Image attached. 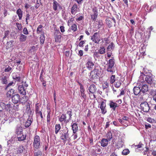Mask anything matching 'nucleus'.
Masks as SVG:
<instances>
[{
    "label": "nucleus",
    "mask_w": 156,
    "mask_h": 156,
    "mask_svg": "<svg viewBox=\"0 0 156 156\" xmlns=\"http://www.w3.org/2000/svg\"><path fill=\"white\" fill-rule=\"evenodd\" d=\"M69 129L66 127L61 130L60 131V139L64 144L67 140L70 139Z\"/></svg>",
    "instance_id": "nucleus-1"
},
{
    "label": "nucleus",
    "mask_w": 156,
    "mask_h": 156,
    "mask_svg": "<svg viewBox=\"0 0 156 156\" xmlns=\"http://www.w3.org/2000/svg\"><path fill=\"white\" fill-rule=\"evenodd\" d=\"M72 110L71 109L67 112L66 114L68 115V117L67 116L66 114H62L59 118V121L61 122L63 121L66 123L69 122L72 118Z\"/></svg>",
    "instance_id": "nucleus-2"
},
{
    "label": "nucleus",
    "mask_w": 156,
    "mask_h": 156,
    "mask_svg": "<svg viewBox=\"0 0 156 156\" xmlns=\"http://www.w3.org/2000/svg\"><path fill=\"white\" fill-rule=\"evenodd\" d=\"M115 63V60L114 58L110 59L106 65V71L110 72L111 74L115 72L114 65Z\"/></svg>",
    "instance_id": "nucleus-3"
},
{
    "label": "nucleus",
    "mask_w": 156,
    "mask_h": 156,
    "mask_svg": "<svg viewBox=\"0 0 156 156\" xmlns=\"http://www.w3.org/2000/svg\"><path fill=\"white\" fill-rule=\"evenodd\" d=\"M91 39L95 44H98L101 41V37L99 34V31L95 33L91 37Z\"/></svg>",
    "instance_id": "nucleus-4"
},
{
    "label": "nucleus",
    "mask_w": 156,
    "mask_h": 156,
    "mask_svg": "<svg viewBox=\"0 0 156 156\" xmlns=\"http://www.w3.org/2000/svg\"><path fill=\"white\" fill-rule=\"evenodd\" d=\"M140 108L144 112H148L150 110L149 104L146 101H144L140 104Z\"/></svg>",
    "instance_id": "nucleus-5"
},
{
    "label": "nucleus",
    "mask_w": 156,
    "mask_h": 156,
    "mask_svg": "<svg viewBox=\"0 0 156 156\" xmlns=\"http://www.w3.org/2000/svg\"><path fill=\"white\" fill-rule=\"evenodd\" d=\"M40 137L38 135L35 136L33 143V146L34 148L38 149L40 146Z\"/></svg>",
    "instance_id": "nucleus-6"
},
{
    "label": "nucleus",
    "mask_w": 156,
    "mask_h": 156,
    "mask_svg": "<svg viewBox=\"0 0 156 156\" xmlns=\"http://www.w3.org/2000/svg\"><path fill=\"white\" fill-rule=\"evenodd\" d=\"M54 38L55 40V42H60L61 39V34L59 30H56L54 33Z\"/></svg>",
    "instance_id": "nucleus-7"
},
{
    "label": "nucleus",
    "mask_w": 156,
    "mask_h": 156,
    "mask_svg": "<svg viewBox=\"0 0 156 156\" xmlns=\"http://www.w3.org/2000/svg\"><path fill=\"white\" fill-rule=\"evenodd\" d=\"M94 65V64L92 61L91 58H89L86 64L87 68L90 70L91 69L93 68Z\"/></svg>",
    "instance_id": "nucleus-8"
},
{
    "label": "nucleus",
    "mask_w": 156,
    "mask_h": 156,
    "mask_svg": "<svg viewBox=\"0 0 156 156\" xmlns=\"http://www.w3.org/2000/svg\"><path fill=\"white\" fill-rule=\"evenodd\" d=\"M52 3V7L53 10L56 11L58 8L60 9H62L61 5L59 4L56 1L54 0Z\"/></svg>",
    "instance_id": "nucleus-9"
},
{
    "label": "nucleus",
    "mask_w": 156,
    "mask_h": 156,
    "mask_svg": "<svg viewBox=\"0 0 156 156\" xmlns=\"http://www.w3.org/2000/svg\"><path fill=\"white\" fill-rule=\"evenodd\" d=\"M106 107V105L105 102L104 101H102L99 107V108L101 109L102 114H105L107 112V111Z\"/></svg>",
    "instance_id": "nucleus-10"
},
{
    "label": "nucleus",
    "mask_w": 156,
    "mask_h": 156,
    "mask_svg": "<svg viewBox=\"0 0 156 156\" xmlns=\"http://www.w3.org/2000/svg\"><path fill=\"white\" fill-rule=\"evenodd\" d=\"M98 72V70L97 69H94L91 72L90 75L93 79L97 78L99 77V73Z\"/></svg>",
    "instance_id": "nucleus-11"
},
{
    "label": "nucleus",
    "mask_w": 156,
    "mask_h": 156,
    "mask_svg": "<svg viewBox=\"0 0 156 156\" xmlns=\"http://www.w3.org/2000/svg\"><path fill=\"white\" fill-rule=\"evenodd\" d=\"M20 96L18 94H15L12 95V101L13 103L14 104H17L20 100Z\"/></svg>",
    "instance_id": "nucleus-12"
},
{
    "label": "nucleus",
    "mask_w": 156,
    "mask_h": 156,
    "mask_svg": "<svg viewBox=\"0 0 156 156\" xmlns=\"http://www.w3.org/2000/svg\"><path fill=\"white\" fill-rule=\"evenodd\" d=\"M78 83L80 86L81 96L85 100L86 98V95L84 93L85 90L82 84L78 82Z\"/></svg>",
    "instance_id": "nucleus-13"
},
{
    "label": "nucleus",
    "mask_w": 156,
    "mask_h": 156,
    "mask_svg": "<svg viewBox=\"0 0 156 156\" xmlns=\"http://www.w3.org/2000/svg\"><path fill=\"white\" fill-rule=\"evenodd\" d=\"M93 14L91 15V19L93 21H95L96 20L98 15V9L97 8L95 7L93 8Z\"/></svg>",
    "instance_id": "nucleus-14"
},
{
    "label": "nucleus",
    "mask_w": 156,
    "mask_h": 156,
    "mask_svg": "<svg viewBox=\"0 0 156 156\" xmlns=\"http://www.w3.org/2000/svg\"><path fill=\"white\" fill-rule=\"evenodd\" d=\"M88 90L90 93L94 94L96 92L97 88L95 85L92 84L89 87Z\"/></svg>",
    "instance_id": "nucleus-15"
},
{
    "label": "nucleus",
    "mask_w": 156,
    "mask_h": 156,
    "mask_svg": "<svg viewBox=\"0 0 156 156\" xmlns=\"http://www.w3.org/2000/svg\"><path fill=\"white\" fill-rule=\"evenodd\" d=\"M25 150V149L23 146H20L19 147L16 148L15 152L16 154H20L23 153Z\"/></svg>",
    "instance_id": "nucleus-16"
},
{
    "label": "nucleus",
    "mask_w": 156,
    "mask_h": 156,
    "mask_svg": "<svg viewBox=\"0 0 156 156\" xmlns=\"http://www.w3.org/2000/svg\"><path fill=\"white\" fill-rule=\"evenodd\" d=\"M109 105L110 108H112L114 111H115L116 108L119 106L117 103L113 102L112 101H110Z\"/></svg>",
    "instance_id": "nucleus-17"
},
{
    "label": "nucleus",
    "mask_w": 156,
    "mask_h": 156,
    "mask_svg": "<svg viewBox=\"0 0 156 156\" xmlns=\"http://www.w3.org/2000/svg\"><path fill=\"white\" fill-rule=\"evenodd\" d=\"M18 90L20 93L23 95L26 94L25 89L22 85H19L18 86Z\"/></svg>",
    "instance_id": "nucleus-18"
},
{
    "label": "nucleus",
    "mask_w": 156,
    "mask_h": 156,
    "mask_svg": "<svg viewBox=\"0 0 156 156\" xmlns=\"http://www.w3.org/2000/svg\"><path fill=\"white\" fill-rule=\"evenodd\" d=\"M77 5L76 4H75L72 6L71 9V13L72 15H75L77 12Z\"/></svg>",
    "instance_id": "nucleus-19"
},
{
    "label": "nucleus",
    "mask_w": 156,
    "mask_h": 156,
    "mask_svg": "<svg viewBox=\"0 0 156 156\" xmlns=\"http://www.w3.org/2000/svg\"><path fill=\"white\" fill-rule=\"evenodd\" d=\"M108 141L107 139H102L101 142V146L103 147L106 146L108 144Z\"/></svg>",
    "instance_id": "nucleus-20"
},
{
    "label": "nucleus",
    "mask_w": 156,
    "mask_h": 156,
    "mask_svg": "<svg viewBox=\"0 0 156 156\" xmlns=\"http://www.w3.org/2000/svg\"><path fill=\"white\" fill-rule=\"evenodd\" d=\"M133 91L135 95H138L141 91L140 87H135L133 88Z\"/></svg>",
    "instance_id": "nucleus-21"
},
{
    "label": "nucleus",
    "mask_w": 156,
    "mask_h": 156,
    "mask_svg": "<svg viewBox=\"0 0 156 156\" xmlns=\"http://www.w3.org/2000/svg\"><path fill=\"white\" fill-rule=\"evenodd\" d=\"M16 13L18 16L19 20H21L23 16V11L21 9H17L16 11Z\"/></svg>",
    "instance_id": "nucleus-22"
},
{
    "label": "nucleus",
    "mask_w": 156,
    "mask_h": 156,
    "mask_svg": "<svg viewBox=\"0 0 156 156\" xmlns=\"http://www.w3.org/2000/svg\"><path fill=\"white\" fill-rule=\"evenodd\" d=\"M72 127L73 133L75 134L78 130L77 124L76 123H74L72 125Z\"/></svg>",
    "instance_id": "nucleus-23"
},
{
    "label": "nucleus",
    "mask_w": 156,
    "mask_h": 156,
    "mask_svg": "<svg viewBox=\"0 0 156 156\" xmlns=\"http://www.w3.org/2000/svg\"><path fill=\"white\" fill-rule=\"evenodd\" d=\"M28 100L27 97L26 96H24L23 97L21 98L20 100V101L22 104H24Z\"/></svg>",
    "instance_id": "nucleus-24"
},
{
    "label": "nucleus",
    "mask_w": 156,
    "mask_h": 156,
    "mask_svg": "<svg viewBox=\"0 0 156 156\" xmlns=\"http://www.w3.org/2000/svg\"><path fill=\"white\" fill-rule=\"evenodd\" d=\"M17 137L19 141H23L25 140L26 135L23 134L22 133L21 134H19V135H17Z\"/></svg>",
    "instance_id": "nucleus-25"
},
{
    "label": "nucleus",
    "mask_w": 156,
    "mask_h": 156,
    "mask_svg": "<svg viewBox=\"0 0 156 156\" xmlns=\"http://www.w3.org/2000/svg\"><path fill=\"white\" fill-rule=\"evenodd\" d=\"M140 90L143 93L147 92L148 90V87L147 85L146 84L143 85Z\"/></svg>",
    "instance_id": "nucleus-26"
},
{
    "label": "nucleus",
    "mask_w": 156,
    "mask_h": 156,
    "mask_svg": "<svg viewBox=\"0 0 156 156\" xmlns=\"http://www.w3.org/2000/svg\"><path fill=\"white\" fill-rule=\"evenodd\" d=\"M32 121L33 120H31L30 118H28L25 123V127L27 128L29 127L31 125Z\"/></svg>",
    "instance_id": "nucleus-27"
},
{
    "label": "nucleus",
    "mask_w": 156,
    "mask_h": 156,
    "mask_svg": "<svg viewBox=\"0 0 156 156\" xmlns=\"http://www.w3.org/2000/svg\"><path fill=\"white\" fill-rule=\"evenodd\" d=\"M145 80L148 83L151 84L153 83L152 77L151 76H146L145 78Z\"/></svg>",
    "instance_id": "nucleus-28"
},
{
    "label": "nucleus",
    "mask_w": 156,
    "mask_h": 156,
    "mask_svg": "<svg viewBox=\"0 0 156 156\" xmlns=\"http://www.w3.org/2000/svg\"><path fill=\"white\" fill-rule=\"evenodd\" d=\"M45 39L44 33L43 32V34H41V35L40 37V43L41 44H44L45 41Z\"/></svg>",
    "instance_id": "nucleus-29"
},
{
    "label": "nucleus",
    "mask_w": 156,
    "mask_h": 156,
    "mask_svg": "<svg viewBox=\"0 0 156 156\" xmlns=\"http://www.w3.org/2000/svg\"><path fill=\"white\" fill-rule=\"evenodd\" d=\"M27 38V36L23 34H21L19 38V40L20 42L25 41Z\"/></svg>",
    "instance_id": "nucleus-30"
},
{
    "label": "nucleus",
    "mask_w": 156,
    "mask_h": 156,
    "mask_svg": "<svg viewBox=\"0 0 156 156\" xmlns=\"http://www.w3.org/2000/svg\"><path fill=\"white\" fill-rule=\"evenodd\" d=\"M106 136L107 138V140L110 141L112 138V134L111 131H109L107 133Z\"/></svg>",
    "instance_id": "nucleus-31"
},
{
    "label": "nucleus",
    "mask_w": 156,
    "mask_h": 156,
    "mask_svg": "<svg viewBox=\"0 0 156 156\" xmlns=\"http://www.w3.org/2000/svg\"><path fill=\"white\" fill-rule=\"evenodd\" d=\"M23 129L21 127H19L17 128L16 129V133L17 135L19 134L20 135L23 133Z\"/></svg>",
    "instance_id": "nucleus-32"
},
{
    "label": "nucleus",
    "mask_w": 156,
    "mask_h": 156,
    "mask_svg": "<svg viewBox=\"0 0 156 156\" xmlns=\"http://www.w3.org/2000/svg\"><path fill=\"white\" fill-rule=\"evenodd\" d=\"M61 129V126L60 124H57L55 125V133L57 134Z\"/></svg>",
    "instance_id": "nucleus-33"
},
{
    "label": "nucleus",
    "mask_w": 156,
    "mask_h": 156,
    "mask_svg": "<svg viewBox=\"0 0 156 156\" xmlns=\"http://www.w3.org/2000/svg\"><path fill=\"white\" fill-rule=\"evenodd\" d=\"M47 122H49L51 120V110L49 109L47 111Z\"/></svg>",
    "instance_id": "nucleus-34"
},
{
    "label": "nucleus",
    "mask_w": 156,
    "mask_h": 156,
    "mask_svg": "<svg viewBox=\"0 0 156 156\" xmlns=\"http://www.w3.org/2000/svg\"><path fill=\"white\" fill-rule=\"evenodd\" d=\"M105 50L104 47H100L98 50L99 53L101 54H104L105 52Z\"/></svg>",
    "instance_id": "nucleus-35"
},
{
    "label": "nucleus",
    "mask_w": 156,
    "mask_h": 156,
    "mask_svg": "<svg viewBox=\"0 0 156 156\" xmlns=\"http://www.w3.org/2000/svg\"><path fill=\"white\" fill-rule=\"evenodd\" d=\"M43 26L40 25L37 27V34H40L42 31Z\"/></svg>",
    "instance_id": "nucleus-36"
},
{
    "label": "nucleus",
    "mask_w": 156,
    "mask_h": 156,
    "mask_svg": "<svg viewBox=\"0 0 156 156\" xmlns=\"http://www.w3.org/2000/svg\"><path fill=\"white\" fill-rule=\"evenodd\" d=\"M12 77L14 79L16 80V81L20 82V77L19 76H17L16 75L15 73L13 74Z\"/></svg>",
    "instance_id": "nucleus-37"
},
{
    "label": "nucleus",
    "mask_w": 156,
    "mask_h": 156,
    "mask_svg": "<svg viewBox=\"0 0 156 156\" xmlns=\"http://www.w3.org/2000/svg\"><path fill=\"white\" fill-rule=\"evenodd\" d=\"M70 28L74 32H75L77 30V26L76 24H73L71 26Z\"/></svg>",
    "instance_id": "nucleus-38"
},
{
    "label": "nucleus",
    "mask_w": 156,
    "mask_h": 156,
    "mask_svg": "<svg viewBox=\"0 0 156 156\" xmlns=\"http://www.w3.org/2000/svg\"><path fill=\"white\" fill-rule=\"evenodd\" d=\"M115 76L114 75H112L111 76L109 80L110 83L112 84L115 82Z\"/></svg>",
    "instance_id": "nucleus-39"
},
{
    "label": "nucleus",
    "mask_w": 156,
    "mask_h": 156,
    "mask_svg": "<svg viewBox=\"0 0 156 156\" xmlns=\"http://www.w3.org/2000/svg\"><path fill=\"white\" fill-rule=\"evenodd\" d=\"M41 4V0H37L36 3L35 5V8L37 9Z\"/></svg>",
    "instance_id": "nucleus-40"
},
{
    "label": "nucleus",
    "mask_w": 156,
    "mask_h": 156,
    "mask_svg": "<svg viewBox=\"0 0 156 156\" xmlns=\"http://www.w3.org/2000/svg\"><path fill=\"white\" fill-rule=\"evenodd\" d=\"M114 44L113 43L111 42L107 48V50L108 51L111 50L113 49V47H114Z\"/></svg>",
    "instance_id": "nucleus-41"
},
{
    "label": "nucleus",
    "mask_w": 156,
    "mask_h": 156,
    "mask_svg": "<svg viewBox=\"0 0 156 156\" xmlns=\"http://www.w3.org/2000/svg\"><path fill=\"white\" fill-rule=\"evenodd\" d=\"M121 85V83L120 80L117 81L115 84V86L116 88H119Z\"/></svg>",
    "instance_id": "nucleus-42"
},
{
    "label": "nucleus",
    "mask_w": 156,
    "mask_h": 156,
    "mask_svg": "<svg viewBox=\"0 0 156 156\" xmlns=\"http://www.w3.org/2000/svg\"><path fill=\"white\" fill-rule=\"evenodd\" d=\"M40 109V105L39 103H37L35 105V113H37L38 112L40 111H39Z\"/></svg>",
    "instance_id": "nucleus-43"
},
{
    "label": "nucleus",
    "mask_w": 156,
    "mask_h": 156,
    "mask_svg": "<svg viewBox=\"0 0 156 156\" xmlns=\"http://www.w3.org/2000/svg\"><path fill=\"white\" fill-rule=\"evenodd\" d=\"M106 21L107 25H108V27H112L113 25V23L112 22L109 20H106Z\"/></svg>",
    "instance_id": "nucleus-44"
},
{
    "label": "nucleus",
    "mask_w": 156,
    "mask_h": 156,
    "mask_svg": "<svg viewBox=\"0 0 156 156\" xmlns=\"http://www.w3.org/2000/svg\"><path fill=\"white\" fill-rule=\"evenodd\" d=\"M129 151L128 149L124 150L122 152V154L123 155H126L129 153Z\"/></svg>",
    "instance_id": "nucleus-45"
},
{
    "label": "nucleus",
    "mask_w": 156,
    "mask_h": 156,
    "mask_svg": "<svg viewBox=\"0 0 156 156\" xmlns=\"http://www.w3.org/2000/svg\"><path fill=\"white\" fill-rule=\"evenodd\" d=\"M42 154L41 152L40 151H37L35 152L34 154V156H41Z\"/></svg>",
    "instance_id": "nucleus-46"
},
{
    "label": "nucleus",
    "mask_w": 156,
    "mask_h": 156,
    "mask_svg": "<svg viewBox=\"0 0 156 156\" xmlns=\"http://www.w3.org/2000/svg\"><path fill=\"white\" fill-rule=\"evenodd\" d=\"M5 110L9 113H10V104H8L5 105Z\"/></svg>",
    "instance_id": "nucleus-47"
},
{
    "label": "nucleus",
    "mask_w": 156,
    "mask_h": 156,
    "mask_svg": "<svg viewBox=\"0 0 156 156\" xmlns=\"http://www.w3.org/2000/svg\"><path fill=\"white\" fill-rule=\"evenodd\" d=\"M86 41V40L81 41L79 44V46L80 47H83V45L85 43Z\"/></svg>",
    "instance_id": "nucleus-48"
},
{
    "label": "nucleus",
    "mask_w": 156,
    "mask_h": 156,
    "mask_svg": "<svg viewBox=\"0 0 156 156\" xmlns=\"http://www.w3.org/2000/svg\"><path fill=\"white\" fill-rule=\"evenodd\" d=\"M103 25V22L102 20H99L98 22V29L102 27V26Z\"/></svg>",
    "instance_id": "nucleus-49"
},
{
    "label": "nucleus",
    "mask_w": 156,
    "mask_h": 156,
    "mask_svg": "<svg viewBox=\"0 0 156 156\" xmlns=\"http://www.w3.org/2000/svg\"><path fill=\"white\" fill-rule=\"evenodd\" d=\"M3 69H4V71L5 72H8L10 70L9 66V65L5 66Z\"/></svg>",
    "instance_id": "nucleus-50"
},
{
    "label": "nucleus",
    "mask_w": 156,
    "mask_h": 156,
    "mask_svg": "<svg viewBox=\"0 0 156 156\" xmlns=\"http://www.w3.org/2000/svg\"><path fill=\"white\" fill-rule=\"evenodd\" d=\"M74 17L71 18L67 22V23L68 26L69 25V24L73 22L74 20Z\"/></svg>",
    "instance_id": "nucleus-51"
},
{
    "label": "nucleus",
    "mask_w": 156,
    "mask_h": 156,
    "mask_svg": "<svg viewBox=\"0 0 156 156\" xmlns=\"http://www.w3.org/2000/svg\"><path fill=\"white\" fill-rule=\"evenodd\" d=\"M36 114L37 115V116L39 115L40 116L42 120L43 118V117L42 115V112L41 111L38 112L37 113H36Z\"/></svg>",
    "instance_id": "nucleus-52"
},
{
    "label": "nucleus",
    "mask_w": 156,
    "mask_h": 156,
    "mask_svg": "<svg viewBox=\"0 0 156 156\" xmlns=\"http://www.w3.org/2000/svg\"><path fill=\"white\" fill-rule=\"evenodd\" d=\"M147 120L148 122L151 123H152L155 122V120H154L153 119H151L150 117L148 118L147 119Z\"/></svg>",
    "instance_id": "nucleus-53"
},
{
    "label": "nucleus",
    "mask_w": 156,
    "mask_h": 156,
    "mask_svg": "<svg viewBox=\"0 0 156 156\" xmlns=\"http://www.w3.org/2000/svg\"><path fill=\"white\" fill-rule=\"evenodd\" d=\"M30 15L29 13H27L26 14V24H28V20H30Z\"/></svg>",
    "instance_id": "nucleus-54"
},
{
    "label": "nucleus",
    "mask_w": 156,
    "mask_h": 156,
    "mask_svg": "<svg viewBox=\"0 0 156 156\" xmlns=\"http://www.w3.org/2000/svg\"><path fill=\"white\" fill-rule=\"evenodd\" d=\"M16 25L18 29L20 30L22 29V25L21 23H17L16 24Z\"/></svg>",
    "instance_id": "nucleus-55"
},
{
    "label": "nucleus",
    "mask_w": 156,
    "mask_h": 156,
    "mask_svg": "<svg viewBox=\"0 0 156 156\" xmlns=\"http://www.w3.org/2000/svg\"><path fill=\"white\" fill-rule=\"evenodd\" d=\"M122 119L124 120V121L125 122V121H126L128 122L129 121V117L126 116H123L122 118Z\"/></svg>",
    "instance_id": "nucleus-56"
},
{
    "label": "nucleus",
    "mask_w": 156,
    "mask_h": 156,
    "mask_svg": "<svg viewBox=\"0 0 156 156\" xmlns=\"http://www.w3.org/2000/svg\"><path fill=\"white\" fill-rule=\"evenodd\" d=\"M140 52L141 54H142L143 55H144L145 53V50L142 47L140 50Z\"/></svg>",
    "instance_id": "nucleus-57"
},
{
    "label": "nucleus",
    "mask_w": 156,
    "mask_h": 156,
    "mask_svg": "<svg viewBox=\"0 0 156 156\" xmlns=\"http://www.w3.org/2000/svg\"><path fill=\"white\" fill-rule=\"evenodd\" d=\"M23 33L25 35H27L28 34V30L26 27H24L23 29Z\"/></svg>",
    "instance_id": "nucleus-58"
},
{
    "label": "nucleus",
    "mask_w": 156,
    "mask_h": 156,
    "mask_svg": "<svg viewBox=\"0 0 156 156\" xmlns=\"http://www.w3.org/2000/svg\"><path fill=\"white\" fill-rule=\"evenodd\" d=\"M144 125L145 128L146 129L150 128L151 127V125L150 124L148 123H145Z\"/></svg>",
    "instance_id": "nucleus-59"
},
{
    "label": "nucleus",
    "mask_w": 156,
    "mask_h": 156,
    "mask_svg": "<svg viewBox=\"0 0 156 156\" xmlns=\"http://www.w3.org/2000/svg\"><path fill=\"white\" fill-rule=\"evenodd\" d=\"M119 122L122 124L124 125V126H126L125 125H124V124H125V123L124 121V120L122 119H118Z\"/></svg>",
    "instance_id": "nucleus-60"
},
{
    "label": "nucleus",
    "mask_w": 156,
    "mask_h": 156,
    "mask_svg": "<svg viewBox=\"0 0 156 156\" xmlns=\"http://www.w3.org/2000/svg\"><path fill=\"white\" fill-rule=\"evenodd\" d=\"M84 19V16H81L77 18H76V21H81L82 20Z\"/></svg>",
    "instance_id": "nucleus-61"
},
{
    "label": "nucleus",
    "mask_w": 156,
    "mask_h": 156,
    "mask_svg": "<svg viewBox=\"0 0 156 156\" xmlns=\"http://www.w3.org/2000/svg\"><path fill=\"white\" fill-rule=\"evenodd\" d=\"M143 146V144H142L141 142H140L136 146V147H137L136 148H140L142 147Z\"/></svg>",
    "instance_id": "nucleus-62"
},
{
    "label": "nucleus",
    "mask_w": 156,
    "mask_h": 156,
    "mask_svg": "<svg viewBox=\"0 0 156 156\" xmlns=\"http://www.w3.org/2000/svg\"><path fill=\"white\" fill-rule=\"evenodd\" d=\"M149 149L147 147H145V150L143 152V153L144 155H146L147 153V152L148 151Z\"/></svg>",
    "instance_id": "nucleus-63"
},
{
    "label": "nucleus",
    "mask_w": 156,
    "mask_h": 156,
    "mask_svg": "<svg viewBox=\"0 0 156 156\" xmlns=\"http://www.w3.org/2000/svg\"><path fill=\"white\" fill-rule=\"evenodd\" d=\"M19 105H16V106L13 105V108L16 111H18L19 110Z\"/></svg>",
    "instance_id": "nucleus-64"
}]
</instances>
